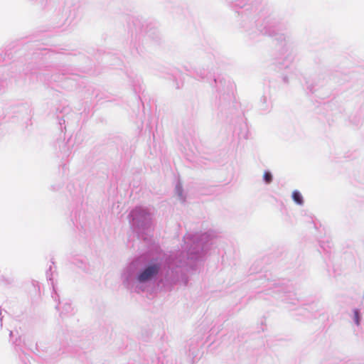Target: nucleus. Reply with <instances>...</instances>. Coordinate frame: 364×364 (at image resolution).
<instances>
[{
	"mask_svg": "<svg viewBox=\"0 0 364 364\" xmlns=\"http://www.w3.org/2000/svg\"><path fill=\"white\" fill-rule=\"evenodd\" d=\"M159 269V267L157 264L150 265L146 267L139 275L138 279L140 282H146L156 275Z\"/></svg>",
	"mask_w": 364,
	"mask_h": 364,
	"instance_id": "f257e3e1",
	"label": "nucleus"
},
{
	"mask_svg": "<svg viewBox=\"0 0 364 364\" xmlns=\"http://www.w3.org/2000/svg\"><path fill=\"white\" fill-rule=\"evenodd\" d=\"M292 198L295 201V203H296L299 205H301L303 203V198L301 193L297 191H294L292 193Z\"/></svg>",
	"mask_w": 364,
	"mask_h": 364,
	"instance_id": "f03ea898",
	"label": "nucleus"
},
{
	"mask_svg": "<svg viewBox=\"0 0 364 364\" xmlns=\"http://www.w3.org/2000/svg\"><path fill=\"white\" fill-rule=\"evenodd\" d=\"M263 178H264V180L265 181V182L267 183H271V181L272 180V176L271 173H269L268 171H266L264 173Z\"/></svg>",
	"mask_w": 364,
	"mask_h": 364,
	"instance_id": "7ed1b4c3",
	"label": "nucleus"
},
{
	"mask_svg": "<svg viewBox=\"0 0 364 364\" xmlns=\"http://www.w3.org/2000/svg\"><path fill=\"white\" fill-rule=\"evenodd\" d=\"M355 318H356V322L358 324V323H359V321H358V314L357 311L355 312Z\"/></svg>",
	"mask_w": 364,
	"mask_h": 364,
	"instance_id": "20e7f679",
	"label": "nucleus"
}]
</instances>
